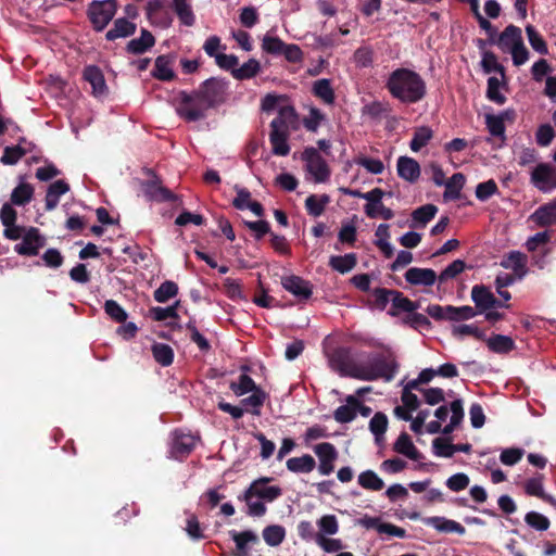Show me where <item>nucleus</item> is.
<instances>
[{
    "label": "nucleus",
    "instance_id": "f257e3e1",
    "mask_svg": "<svg viewBox=\"0 0 556 556\" xmlns=\"http://www.w3.org/2000/svg\"><path fill=\"white\" fill-rule=\"evenodd\" d=\"M228 81L218 77L204 80L198 89L181 90L176 98V113L187 122H198L206 117V112L226 101Z\"/></svg>",
    "mask_w": 556,
    "mask_h": 556
},
{
    "label": "nucleus",
    "instance_id": "f03ea898",
    "mask_svg": "<svg viewBox=\"0 0 556 556\" xmlns=\"http://www.w3.org/2000/svg\"><path fill=\"white\" fill-rule=\"evenodd\" d=\"M386 88L392 98L404 104H415L425 99L427 85L417 72L400 67L392 71L386 83Z\"/></svg>",
    "mask_w": 556,
    "mask_h": 556
},
{
    "label": "nucleus",
    "instance_id": "7ed1b4c3",
    "mask_svg": "<svg viewBox=\"0 0 556 556\" xmlns=\"http://www.w3.org/2000/svg\"><path fill=\"white\" fill-rule=\"evenodd\" d=\"M271 477H261L251 482L248 489L238 496L248 506L247 514L252 517H262L267 508L264 502L271 503L282 495V489L278 485H268Z\"/></svg>",
    "mask_w": 556,
    "mask_h": 556
},
{
    "label": "nucleus",
    "instance_id": "20e7f679",
    "mask_svg": "<svg viewBox=\"0 0 556 556\" xmlns=\"http://www.w3.org/2000/svg\"><path fill=\"white\" fill-rule=\"evenodd\" d=\"M361 369H355L352 374L354 379L362 381H375L383 379L392 381L399 371V363L390 353L388 355L377 354L365 365H359Z\"/></svg>",
    "mask_w": 556,
    "mask_h": 556
},
{
    "label": "nucleus",
    "instance_id": "39448f33",
    "mask_svg": "<svg viewBox=\"0 0 556 556\" xmlns=\"http://www.w3.org/2000/svg\"><path fill=\"white\" fill-rule=\"evenodd\" d=\"M146 174L149 178L140 182V188L147 201L156 203L173 202L179 205L182 203L180 197L166 188L163 185L162 178L153 169L147 168Z\"/></svg>",
    "mask_w": 556,
    "mask_h": 556
},
{
    "label": "nucleus",
    "instance_id": "423d86ee",
    "mask_svg": "<svg viewBox=\"0 0 556 556\" xmlns=\"http://www.w3.org/2000/svg\"><path fill=\"white\" fill-rule=\"evenodd\" d=\"M117 0H93L86 11V15L97 33L103 31L117 13Z\"/></svg>",
    "mask_w": 556,
    "mask_h": 556
},
{
    "label": "nucleus",
    "instance_id": "0eeeda50",
    "mask_svg": "<svg viewBox=\"0 0 556 556\" xmlns=\"http://www.w3.org/2000/svg\"><path fill=\"white\" fill-rule=\"evenodd\" d=\"M283 109L280 110L279 116L270 122L269 142L271 151L275 155L286 156L290 153L288 143L290 129L287 121L282 117Z\"/></svg>",
    "mask_w": 556,
    "mask_h": 556
},
{
    "label": "nucleus",
    "instance_id": "6e6552de",
    "mask_svg": "<svg viewBox=\"0 0 556 556\" xmlns=\"http://www.w3.org/2000/svg\"><path fill=\"white\" fill-rule=\"evenodd\" d=\"M302 161L306 163V170L314 177L315 182H326L331 175L329 165L317 149L306 147L302 152Z\"/></svg>",
    "mask_w": 556,
    "mask_h": 556
},
{
    "label": "nucleus",
    "instance_id": "1a4fd4ad",
    "mask_svg": "<svg viewBox=\"0 0 556 556\" xmlns=\"http://www.w3.org/2000/svg\"><path fill=\"white\" fill-rule=\"evenodd\" d=\"M329 363L331 368L342 377L353 378L354 370L361 369L359 365L353 363L351 349L346 346L334 349L329 356Z\"/></svg>",
    "mask_w": 556,
    "mask_h": 556
},
{
    "label": "nucleus",
    "instance_id": "9d476101",
    "mask_svg": "<svg viewBox=\"0 0 556 556\" xmlns=\"http://www.w3.org/2000/svg\"><path fill=\"white\" fill-rule=\"evenodd\" d=\"M197 438L191 433L181 430H175L172 433V443L169 454L176 460L187 458L195 447Z\"/></svg>",
    "mask_w": 556,
    "mask_h": 556
},
{
    "label": "nucleus",
    "instance_id": "9b49d317",
    "mask_svg": "<svg viewBox=\"0 0 556 556\" xmlns=\"http://www.w3.org/2000/svg\"><path fill=\"white\" fill-rule=\"evenodd\" d=\"M530 180L540 191L548 192L556 188V167L540 163L531 172Z\"/></svg>",
    "mask_w": 556,
    "mask_h": 556
},
{
    "label": "nucleus",
    "instance_id": "f8f14e48",
    "mask_svg": "<svg viewBox=\"0 0 556 556\" xmlns=\"http://www.w3.org/2000/svg\"><path fill=\"white\" fill-rule=\"evenodd\" d=\"M46 245V238L40 233L38 228H28L22 242L14 247V251L20 255L36 256L39 250Z\"/></svg>",
    "mask_w": 556,
    "mask_h": 556
},
{
    "label": "nucleus",
    "instance_id": "ddd939ff",
    "mask_svg": "<svg viewBox=\"0 0 556 556\" xmlns=\"http://www.w3.org/2000/svg\"><path fill=\"white\" fill-rule=\"evenodd\" d=\"M313 451L319 460V473L323 476L330 475L334 470V463L339 456L336 446L330 442H323L314 445Z\"/></svg>",
    "mask_w": 556,
    "mask_h": 556
},
{
    "label": "nucleus",
    "instance_id": "4468645a",
    "mask_svg": "<svg viewBox=\"0 0 556 556\" xmlns=\"http://www.w3.org/2000/svg\"><path fill=\"white\" fill-rule=\"evenodd\" d=\"M282 287L300 300H308L313 294V286L308 280L300 276L290 275L282 277Z\"/></svg>",
    "mask_w": 556,
    "mask_h": 556
},
{
    "label": "nucleus",
    "instance_id": "2eb2a0df",
    "mask_svg": "<svg viewBox=\"0 0 556 556\" xmlns=\"http://www.w3.org/2000/svg\"><path fill=\"white\" fill-rule=\"evenodd\" d=\"M83 78L90 84L92 89L91 93L96 98H101L108 94V86L104 75L97 65H87L84 68Z\"/></svg>",
    "mask_w": 556,
    "mask_h": 556
},
{
    "label": "nucleus",
    "instance_id": "dca6fc26",
    "mask_svg": "<svg viewBox=\"0 0 556 556\" xmlns=\"http://www.w3.org/2000/svg\"><path fill=\"white\" fill-rule=\"evenodd\" d=\"M396 170L397 175L409 184H415L421 173L419 163L409 156H400L397 159Z\"/></svg>",
    "mask_w": 556,
    "mask_h": 556
},
{
    "label": "nucleus",
    "instance_id": "f3484780",
    "mask_svg": "<svg viewBox=\"0 0 556 556\" xmlns=\"http://www.w3.org/2000/svg\"><path fill=\"white\" fill-rule=\"evenodd\" d=\"M405 280L413 286L431 287L438 279L437 273L431 268L410 267L406 270Z\"/></svg>",
    "mask_w": 556,
    "mask_h": 556
},
{
    "label": "nucleus",
    "instance_id": "a211bd4d",
    "mask_svg": "<svg viewBox=\"0 0 556 556\" xmlns=\"http://www.w3.org/2000/svg\"><path fill=\"white\" fill-rule=\"evenodd\" d=\"M532 220L539 227H549L556 224V200L539 206L531 215Z\"/></svg>",
    "mask_w": 556,
    "mask_h": 556
},
{
    "label": "nucleus",
    "instance_id": "6ab92c4d",
    "mask_svg": "<svg viewBox=\"0 0 556 556\" xmlns=\"http://www.w3.org/2000/svg\"><path fill=\"white\" fill-rule=\"evenodd\" d=\"M155 45V38L151 31L142 28L139 38H134L126 45V52L134 55L143 54Z\"/></svg>",
    "mask_w": 556,
    "mask_h": 556
},
{
    "label": "nucleus",
    "instance_id": "aec40b11",
    "mask_svg": "<svg viewBox=\"0 0 556 556\" xmlns=\"http://www.w3.org/2000/svg\"><path fill=\"white\" fill-rule=\"evenodd\" d=\"M424 523L443 533H457L459 535L466 533V529L464 526H462L459 522L455 520H451L445 517H428L424 519Z\"/></svg>",
    "mask_w": 556,
    "mask_h": 556
},
{
    "label": "nucleus",
    "instance_id": "412c9836",
    "mask_svg": "<svg viewBox=\"0 0 556 556\" xmlns=\"http://www.w3.org/2000/svg\"><path fill=\"white\" fill-rule=\"evenodd\" d=\"M137 30V25L126 17H118L114 20L113 26L105 34V39L114 41L118 38H127L132 36Z\"/></svg>",
    "mask_w": 556,
    "mask_h": 556
},
{
    "label": "nucleus",
    "instance_id": "4be33fe9",
    "mask_svg": "<svg viewBox=\"0 0 556 556\" xmlns=\"http://www.w3.org/2000/svg\"><path fill=\"white\" fill-rule=\"evenodd\" d=\"M521 41H523L521 28L510 24L498 35L496 46L506 52L513 49L514 45Z\"/></svg>",
    "mask_w": 556,
    "mask_h": 556
},
{
    "label": "nucleus",
    "instance_id": "5701e85b",
    "mask_svg": "<svg viewBox=\"0 0 556 556\" xmlns=\"http://www.w3.org/2000/svg\"><path fill=\"white\" fill-rule=\"evenodd\" d=\"M174 56L163 54L155 59L152 76L161 81H170L175 78V73L172 68Z\"/></svg>",
    "mask_w": 556,
    "mask_h": 556
},
{
    "label": "nucleus",
    "instance_id": "b1692460",
    "mask_svg": "<svg viewBox=\"0 0 556 556\" xmlns=\"http://www.w3.org/2000/svg\"><path fill=\"white\" fill-rule=\"evenodd\" d=\"M543 479V475L528 479L523 484L525 492L530 496L541 498L543 502L552 505L556 509V498L544 492Z\"/></svg>",
    "mask_w": 556,
    "mask_h": 556
},
{
    "label": "nucleus",
    "instance_id": "393cba45",
    "mask_svg": "<svg viewBox=\"0 0 556 556\" xmlns=\"http://www.w3.org/2000/svg\"><path fill=\"white\" fill-rule=\"evenodd\" d=\"M471 299L475 302L477 309L480 312H486L488 309L494 307L495 296L483 285H476L472 287Z\"/></svg>",
    "mask_w": 556,
    "mask_h": 556
},
{
    "label": "nucleus",
    "instance_id": "a878e982",
    "mask_svg": "<svg viewBox=\"0 0 556 556\" xmlns=\"http://www.w3.org/2000/svg\"><path fill=\"white\" fill-rule=\"evenodd\" d=\"M393 450L415 462L422 458V454L416 448L410 437L406 432H402L399 435L393 444Z\"/></svg>",
    "mask_w": 556,
    "mask_h": 556
},
{
    "label": "nucleus",
    "instance_id": "bb28decb",
    "mask_svg": "<svg viewBox=\"0 0 556 556\" xmlns=\"http://www.w3.org/2000/svg\"><path fill=\"white\" fill-rule=\"evenodd\" d=\"M488 349L496 354H508L516 349L515 341L511 337L504 334H492L484 340Z\"/></svg>",
    "mask_w": 556,
    "mask_h": 556
},
{
    "label": "nucleus",
    "instance_id": "cd10ccee",
    "mask_svg": "<svg viewBox=\"0 0 556 556\" xmlns=\"http://www.w3.org/2000/svg\"><path fill=\"white\" fill-rule=\"evenodd\" d=\"M70 191V185L65 180H56L52 182L47 190L45 202L46 211L54 210L60 201V197Z\"/></svg>",
    "mask_w": 556,
    "mask_h": 556
},
{
    "label": "nucleus",
    "instance_id": "c85d7f7f",
    "mask_svg": "<svg viewBox=\"0 0 556 556\" xmlns=\"http://www.w3.org/2000/svg\"><path fill=\"white\" fill-rule=\"evenodd\" d=\"M172 9L182 25L191 27L195 24L191 0H172Z\"/></svg>",
    "mask_w": 556,
    "mask_h": 556
},
{
    "label": "nucleus",
    "instance_id": "c756f323",
    "mask_svg": "<svg viewBox=\"0 0 556 556\" xmlns=\"http://www.w3.org/2000/svg\"><path fill=\"white\" fill-rule=\"evenodd\" d=\"M287 469L294 473H308L316 467L314 457L309 454H304L300 457H291L286 463Z\"/></svg>",
    "mask_w": 556,
    "mask_h": 556
},
{
    "label": "nucleus",
    "instance_id": "7c9ffc66",
    "mask_svg": "<svg viewBox=\"0 0 556 556\" xmlns=\"http://www.w3.org/2000/svg\"><path fill=\"white\" fill-rule=\"evenodd\" d=\"M466 182V177L463 173H455L452 177L445 181V190L443 198L445 201L458 200L460 198V191Z\"/></svg>",
    "mask_w": 556,
    "mask_h": 556
},
{
    "label": "nucleus",
    "instance_id": "2f4dec72",
    "mask_svg": "<svg viewBox=\"0 0 556 556\" xmlns=\"http://www.w3.org/2000/svg\"><path fill=\"white\" fill-rule=\"evenodd\" d=\"M266 399L267 393L263 389L255 390L254 392H252L250 396L242 399L240 404L244 412L251 413L252 415L255 416H260L261 407L264 405Z\"/></svg>",
    "mask_w": 556,
    "mask_h": 556
},
{
    "label": "nucleus",
    "instance_id": "473e14b6",
    "mask_svg": "<svg viewBox=\"0 0 556 556\" xmlns=\"http://www.w3.org/2000/svg\"><path fill=\"white\" fill-rule=\"evenodd\" d=\"M357 264V255L355 253H348L345 255H332L329 258L328 265L340 274L351 271Z\"/></svg>",
    "mask_w": 556,
    "mask_h": 556
},
{
    "label": "nucleus",
    "instance_id": "72a5a7b5",
    "mask_svg": "<svg viewBox=\"0 0 556 556\" xmlns=\"http://www.w3.org/2000/svg\"><path fill=\"white\" fill-rule=\"evenodd\" d=\"M230 534L236 543L238 556H249L248 544L258 542L257 535L251 530L242 532L231 531Z\"/></svg>",
    "mask_w": 556,
    "mask_h": 556
},
{
    "label": "nucleus",
    "instance_id": "f704fd0d",
    "mask_svg": "<svg viewBox=\"0 0 556 556\" xmlns=\"http://www.w3.org/2000/svg\"><path fill=\"white\" fill-rule=\"evenodd\" d=\"M392 302V311L390 314L392 316L399 315L400 312L413 313L418 308V303L409 300L404 296L402 292L394 290L393 296L391 299Z\"/></svg>",
    "mask_w": 556,
    "mask_h": 556
},
{
    "label": "nucleus",
    "instance_id": "c9c22d12",
    "mask_svg": "<svg viewBox=\"0 0 556 556\" xmlns=\"http://www.w3.org/2000/svg\"><path fill=\"white\" fill-rule=\"evenodd\" d=\"M313 94L326 104H333L336 96L330 79L321 78L313 84Z\"/></svg>",
    "mask_w": 556,
    "mask_h": 556
},
{
    "label": "nucleus",
    "instance_id": "e433bc0d",
    "mask_svg": "<svg viewBox=\"0 0 556 556\" xmlns=\"http://www.w3.org/2000/svg\"><path fill=\"white\" fill-rule=\"evenodd\" d=\"M330 202V197L328 194H311L305 200V208L308 215L313 217L320 216L324 212L326 206Z\"/></svg>",
    "mask_w": 556,
    "mask_h": 556
},
{
    "label": "nucleus",
    "instance_id": "4c0bfd02",
    "mask_svg": "<svg viewBox=\"0 0 556 556\" xmlns=\"http://www.w3.org/2000/svg\"><path fill=\"white\" fill-rule=\"evenodd\" d=\"M152 355L156 363L163 367H167L174 362V351L165 343H154L151 346Z\"/></svg>",
    "mask_w": 556,
    "mask_h": 556
},
{
    "label": "nucleus",
    "instance_id": "58836bf2",
    "mask_svg": "<svg viewBox=\"0 0 556 556\" xmlns=\"http://www.w3.org/2000/svg\"><path fill=\"white\" fill-rule=\"evenodd\" d=\"M433 131L428 126H421L415 129L409 148L414 152L420 151L432 139Z\"/></svg>",
    "mask_w": 556,
    "mask_h": 556
},
{
    "label": "nucleus",
    "instance_id": "ea45409f",
    "mask_svg": "<svg viewBox=\"0 0 556 556\" xmlns=\"http://www.w3.org/2000/svg\"><path fill=\"white\" fill-rule=\"evenodd\" d=\"M261 71V64L256 59H249L240 67L232 71L237 80H245L255 77Z\"/></svg>",
    "mask_w": 556,
    "mask_h": 556
},
{
    "label": "nucleus",
    "instance_id": "a19ab883",
    "mask_svg": "<svg viewBox=\"0 0 556 556\" xmlns=\"http://www.w3.org/2000/svg\"><path fill=\"white\" fill-rule=\"evenodd\" d=\"M262 535L267 545L275 547L285 540L286 529L280 525H270L263 529Z\"/></svg>",
    "mask_w": 556,
    "mask_h": 556
},
{
    "label": "nucleus",
    "instance_id": "79ce46f5",
    "mask_svg": "<svg viewBox=\"0 0 556 556\" xmlns=\"http://www.w3.org/2000/svg\"><path fill=\"white\" fill-rule=\"evenodd\" d=\"M33 195V186L30 184L22 182L13 189L11 193V202L14 205L23 206L30 202Z\"/></svg>",
    "mask_w": 556,
    "mask_h": 556
},
{
    "label": "nucleus",
    "instance_id": "37998d69",
    "mask_svg": "<svg viewBox=\"0 0 556 556\" xmlns=\"http://www.w3.org/2000/svg\"><path fill=\"white\" fill-rule=\"evenodd\" d=\"M229 388L237 396H242L249 392L261 390V388L256 386L255 381L247 374H241L238 381H232Z\"/></svg>",
    "mask_w": 556,
    "mask_h": 556
},
{
    "label": "nucleus",
    "instance_id": "c03bdc74",
    "mask_svg": "<svg viewBox=\"0 0 556 556\" xmlns=\"http://www.w3.org/2000/svg\"><path fill=\"white\" fill-rule=\"evenodd\" d=\"M358 484L362 488L371 491H380L384 486L383 480L370 469L361 472L358 476Z\"/></svg>",
    "mask_w": 556,
    "mask_h": 556
},
{
    "label": "nucleus",
    "instance_id": "a18cd8bd",
    "mask_svg": "<svg viewBox=\"0 0 556 556\" xmlns=\"http://www.w3.org/2000/svg\"><path fill=\"white\" fill-rule=\"evenodd\" d=\"M386 192L380 188H375L363 195V199L367 200L368 203L364 206L365 213L369 218L378 217L376 205L379 204Z\"/></svg>",
    "mask_w": 556,
    "mask_h": 556
},
{
    "label": "nucleus",
    "instance_id": "49530a36",
    "mask_svg": "<svg viewBox=\"0 0 556 556\" xmlns=\"http://www.w3.org/2000/svg\"><path fill=\"white\" fill-rule=\"evenodd\" d=\"M438 213V207L434 204H425L417 207L412 213L413 222L420 227H425Z\"/></svg>",
    "mask_w": 556,
    "mask_h": 556
},
{
    "label": "nucleus",
    "instance_id": "de8ad7c7",
    "mask_svg": "<svg viewBox=\"0 0 556 556\" xmlns=\"http://www.w3.org/2000/svg\"><path fill=\"white\" fill-rule=\"evenodd\" d=\"M526 34L529 40L530 46L534 51L542 55L548 54L547 43L541 34L535 29L533 25L526 26Z\"/></svg>",
    "mask_w": 556,
    "mask_h": 556
},
{
    "label": "nucleus",
    "instance_id": "09e8293b",
    "mask_svg": "<svg viewBox=\"0 0 556 556\" xmlns=\"http://www.w3.org/2000/svg\"><path fill=\"white\" fill-rule=\"evenodd\" d=\"M178 293V286L172 280H166L153 292V298L159 303H166Z\"/></svg>",
    "mask_w": 556,
    "mask_h": 556
},
{
    "label": "nucleus",
    "instance_id": "8fccbe9b",
    "mask_svg": "<svg viewBox=\"0 0 556 556\" xmlns=\"http://www.w3.org/2000/svg\"><path fill=\"white\" fill-rule=\"evenodd\" d=\"M446 309L448 314L447 320L451 321L469 320L477 315V311L469 305H464L459 307L447 305Z\"/></svg>",
    "mask_w": 556,
    "mask_h": 556
},
{
    "label": "nucleus",
    "instance_id": "3c124183",
    "mask_svg": "<svg viewBox=\"0 0 556 556\" xmlns=\"http://www.w3.org/2000/svg\"><path fill=\"white\" fill-rule=\"evenodd\" d=\"M481 66L485 74H490L492 72H497L503 77H505L504 66L497 62V58L492 51L483 52L482 60H481Z\"/></svg>",
    "mask_w": 556,
    "mask_h": 556
},
{
    "label": "nucleus",
    "instance_id": "603ef678",
    "mask_svg": "<svg viewBox=\"0 0 556 556\" xmlns=\"http://www.w3.org/2000/svg\"><path fill=\"white\" fill-rule=\"evenodd\" d=\"M178 305H179V301H177L175 304L167 306V307H161V306L151 307L150 316L156 321H164L167 318L177 319L179 317L178 313H177Z\"/></svg>",
    "mask_w": 556,
    "mask_h": 556
},
{
    "label": "nucleus",
    "instance_id": "864d4df0",
    "mask_svg": "<svg viewBox=\"0 0 556 556\" xmlns=\"http://www.w3.org/2000/svg\"><path fill=\"white\" fill-rule=\"evenodd\" d=\"M25 155L26 150L22 149V144L5 147L0 162L4 165H15Z\"/></svg>",
    "mask_w": 556,
    "mask_h": 556
},
{
    "label": "nucleus",
    "instance_id": "5fc2aeb1",
    "mask_svg": "<svg viewBox=\"0 0 556 556\" xmlns=\"http://www.w3.org/2000/svg\"><path fill=\"white\" fill-rule=\"evenodd\" d=\"M286 42L279 37L265 35L262 41V50L267 54L281 55Z\"/></svg>",
    "mask_w": 556,
    "mask_h": 556
},
{
    "label": "nucleus",
    "instance_id": "6e6d98bb",
    "mask_svg": "<svg viewBox=\"0 0 556 556\" xmlns=\"http://www.w3.org/2000/svg\"><path fill=\"white\" fill-rule=\"evenodd\" d=\"M500 87L501 81L496 77H489L486 87V98L498 105H503L506 102L507 98L500 92Z\"/></svg>",
    "mask_w": 556,
    "mask_h": 556
},
{
    "label": "nucleus",
    "instance_id": "4d7b16f0",
    "mask_svg": "<svg viewBox=\"0 0 556 556\" xmlns=\"http://www.w3.org/2000/svg\"><path fill=\"white\" fill-rule=\"evenodd\" d=\"M525 522L529 527H531L538 531H546L551 526L549 519L546 516H544L538 511L527 513L525 516Z\"/></svg>",
    "mask_w": 556,
    "mask_h": 556
},
{
    "label": "nucleus",
    "instance_id": "13d9d810",
    "mask_svg": "<svg viewBox=\"0 0 556 556\" xmlns=\"http://www.w3.org/2000/svg\"><path fill=\"white\" fill-rule=\"evenodd\" d=\"M454 444L448 438H435L432 442L434 455L450 458L454 455Z\"/></svg>",
    "mask_w": 556,
    "mask_h": 556
},
{
    "label": "nucleus",
    "instance_id": "bf43d9fd",
    "mask_svg": "<svg viewBox=\"0 0 556 556\" xmlns=\"http://www.w3.org/2000/svg\"><path fill=\"white\" fill-rule=\"evenodd\" d=\"M498 193V187L493 179L480 182L476 187V197L479 201H488L491 197Z\"/></svg>",
    "mask_w": 556,
    "mask_h": 556
},
{
    "label": "nucleus",
    "instance_id": "052dcab7",
    "mask_svg": "<svg viewBox=\"0 0 556 556\" xmlns=\"http://www.w3.org/2000/svg\"><path fill=\"white\" fill-rule=\"evenodd\" d=\"M104 311L116 323L124 324L128 317L126 311L114 300H106Z\"/></svg>",
    "mask_w": 556,
    "mask_h": 556
},
{
    "label": "nucleus",
    "instance_id": "680f3d73",
    "mask_svg": "<svg viewBox=\"0 0 556 556\" xmlns=\"http://www.w3.org/2000/svg\"><path fill=\"white\" fill-rule=\"evenodd\" d=\"M388 428V417L386 414L378 412L369 421V430L378 440L379 437L383 435Z\"/></svg>",
    "mask_w": 556,
    "mask_h": 556
},
{
    "label": "nucleus",
    "instance_id": "e2e57ef3",
    "mask_svg": "<svg viewBox=\"0 0 556 556\" xmlns=\"http://www.w3.org/2000/svg\"><path fill=\"white\" fill-rule=\"evenodd\" d=\"M317 526L323 535H333L339 531L338 519L334 515H325L318 519Z\"/></svg>",
    "mask_w": 556,
    "mask_h": 556
},
{
    "label": "nucleus",
    "instance_id": "0e129e2a",
    "mask_svg": "<svg viewBox=\"0 0 556 556\" xmlns=\"http://www.w3.org/2000/svg\"><path fill=\"white\" fill-rule=\"evenodd\" d=\"M466 268V263L463 260L453 261L438 276L440 282H445L448 279L456 278Z\"/></svg>",
    "mask_w": 556,
    "mask_h": 556
},
{
    "label": "nucleus",
    "instance_id": "69168bd1",
    "mask_svg": "<svg viewBox=\"0 0 556 556\" xmlns=\"http://www.w3.org/2000/svg\"><path fill=\"white\" fill-rule=\"evenodd\" d=\"M485 124L489 132L494 137L504 138L505 135V124L503 122L502 116H497L494 114L485 115Z\"/></svg>",
    "mask_w": 556,
    "mask_h": 556
},
{
    "label": "nucleus",
    "instance_id": "338daca9",
    "mask_svg": "<svg viewBox=\"0 0 556 556\" xmlns=\"http://www.w3.org/2000/svg\"><path fill=\"white\" fill-rule=\"evenodd\" d=\"M525 454L520 447H509L502 451L500 460L506 466H514L519 463Z\"/></svg>",
    "mask_w": 556,
    "mask_h": 556
},
{
    "label": "nucleus",
    "instance_id": "774afa93",
    "mask_svg": "<svg viewBox=\"0 0 556 556\" xmlns=\"http://www.w3.org/2000/svg\"><path fill=\"white\" fill-rule=\"evenodd\" d=\"M470 479L464 472H458L451 476L445 484L453 492H459L465 490L469 485Z\"/></svg>",
    "mask_w": 556,
    "mask_h": 556
}]
</instances>
